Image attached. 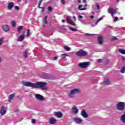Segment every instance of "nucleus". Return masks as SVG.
<instances>
[{"mask_svg":"<svg viewBox=\"0 0 125 125\" xmlns=\"http://www.w3.org/2000/svg\"><path fill=\"white\" fill-rule=\"evenodd\" d=\"M21 84L23 85L24 86L32 87V88H41L42 90H46L45 86H46L47 83L42 82H37L35 83H33L31 82L22 81Z\"/></svg>","mask_w":125,"mask_h":125,"instance_id":"1","label":"nucleus"},{"mask_svg":"<svg viewBox=\"0 0 125 125\" xmlns=\"http://www.w3.org/2000/svg\"><path fill=\"white\" fill-rule=\"evenodd\" d=\"M116 108L119 111H124L125 109V102H119L116 104Z\"/></svg>","mask_w":125,"mask_h":125,"instance_id":"2","label":"nucleus"},{"mask_svg":"<svg viewBox=\"0 0 125 125\" xmlns=\"http://www.w3.org/2000/svg\"><path fill=\"white\" fill-rule=\"evenodd\" d=\"M76 55L80 57L86 56V55H87V53L83 50H80L76 53Z\"/></svg>","mask_w":125,"mask_h":125,"instance_id":"3","label":"nucleus"},{"mask_svg":"<svg viewBox=\"0 0 125 125\" xmlns=\"http://www.w3.org/2000/svg\"><path fill=\"white\" fill-rule=\"evenodd\" d=\"M35 97L39 101H41V102H42V101H44V97L42 96V95L37 94L35 95Z\"/></svg>","mask_w":125,"mask_h":125,"instance_id":"4","label":"nucleus"},{"mask_svg":"<svg viewBox=\"0 0 125 125\" xmlns=\"http://www.w3.org/2000/svg\"><path fill=\"white\" fill-rule=\"evenodd\" d=\"M90 64L89 62H83L79 63V67L80 68H87L88 65Z\"/></svg>","mask_w":125,"mask_h":125,"instance_id":"5","label":"nucleus"},{"mask_svg":"<svg viewBox=\"0 0 125 125\" xmlns=\"http://www.w3.org/2000/svg\"><path fill=\"white\" fill-rule=\"evenodd\" d=\"M6 113V107H5L4 105H3L1 107V109L0 110V114L1 116H3V115H5Z\"/></svg>","mask_w":125,"mask_h":125,"instance_id":"6","label":"nucleus"},{"mask_svg":"<svg viewBox=\"0 0 125 125\" xmlns=\"http://www.w3.org/2000/svg\"><path fill=\"white\" fill-rule=\"evenodd\" d=\"M54 115L59 119H61L63 117V113L61 112H55Z\"/></svg>","mask_w":125,"mask_h":125,"instance_id":"7","label":"nucleus"},{"mask_svg":"<svg viewBox=\"0 0 125 125\" xmlns=\"http://www.w3.org/2000/svg\"><path fill=\"white\" fill-rule=\"evenodd\" d=\"M66 21L67 23L70 24V25H72V26H76V24L74 23L72 20H71V17L69 16L66 17Z\"/></svg>","mask_w":125,"mask_h":125,"instance_id":"8","label":"nucleus"},{"mask_svg":"<svg viewBox=\"0 0 125 125\" xmlns=\"http://www.w3.org/2000/svg\"><path fill=\"white\" fill-rule=\"evenodd\" d=\"M42 23V27L45 28L47 24V16H45L44 18L43 19Z\"/></svg>","mask_w":125,"mask_h":125,"instance_id":"9","label":"nucleus"},{"mask_svg":"<svg viewBox=\"0 0 125 125\" xmlns=\"http://www.w3.org/2000/svg\"><path fill=\"white\" fill-rule=\"evenodd\" d=\"M108 12L109 13L111 14V16L112 17H114L113 14H116V13H117V12H116V10H115V9H114L113 8H109L108 9Z\"/></svg>","mask_w":125,"mask_h":125,"instance_id":"10","label":"nucleus"},{"mask_svg":"<svg viewBox=\"0 0 125 125\" xmlns=\"http://www.w3.org/2000/svg\"><path fill=\"white\" fill-rule=\"evenodd\" d=\"M72 113H73V114H74V115H77V114H78V113H79V109H78V107L76 106H74L72 108Z\"/></svg>","mask_w":125,"mask_h":125,"instance_id":"11","label":"nucleus"},{"mask_svg":"<svg viewBox=\"0 0 125 125\" xmlns=\"http://www.w3.org/2000/svg\"><path fill=\"white\" fill-rule=\"evenodd\" d=\"M2 29L4 32H9V26L7 24L3 25H2Z\"/></svg>","mask_w":125,"mask_h":125,"instance_id":"12","label":"nucleus"},{"mask_svg":"<svg viewBox=\"0 0 125 125\" xmlns=\"http://www.w3.org/2000/svg\"><path fill=\"white\" fill-rule=\"evenodd\" d=\"M87 6V4H85V5H80L78 7V9L79 10H86V7Z\"/></svg>","mask_w":125,"mask_h":125,"instance_id":"13","label":"nucleus"},{"mask_svg":"<svg viewBox=\"0 0 125 125\" xmlns=\"http://www.w3.org/2000/svg\"><path fill=\"white\" fill-rule=\"evenodd\" d=\"M70 92H71L72 94H74L76 95V94H77L78 93H81V90H80L78 88H75L72 89Z\"/></svg>","mask_w":125,"mask_h":125,"instance_id":"14","label":"nucleus"},{"mask_svg":"<svg viewBox=\"0 0 125 125\" xmlns=\"http://www.w3.org/2000/svg\"><path fill=\"white\" fill-rule=\"evenodd\" d=\"M81 115L83 118H84L85 119H86L87 117H88V115H87V113H86V112L84 110V109H83L81 111Z\"/></svg>","mask_w":125,"mask_h":125,"instance_id":"15","label":"nucleus"},{"mask_svg":"<svg viewBox=\"0 0 125 125\" xmlns=\"http://www.w3.org/2000/svg\"><path fill=\"white\" fill-rule=\"evenodd\" d=\"M74 121L76 124H78V125H80V124H81L83 122V120L79 118H74Z\"/></svg>","mask_w":125,"mask_h":125,"instance_id":"16","label":"nucleus"},{"mask_svg":"<svg viewBox=\"0 0 125 125\" xmlns=\"http://www.w3.org/2000/svg\"><path fill=\"white\" fill-rule=\"evenodd\" d=\"M57 122V120L55 118H51L49 121V123L50 125H55Z\"/></svg>","mask_w":125,"mask_h":125,"instance_id":"17","label":"nucleus"},{"mask_svg":"<svg viewBox=\"0 0 125 125\" xmlns=\"http://www.w3.org/2000/svg\"><path fill=\"white\" fill-rule=\"evenodd\" d=\"M13 6H14V3L13 2H10L8 4V9L9 10H11L12 8H13Z\"/></svg>","mask_w":125,"mask_h":125,"instance_id":"18","label":"nucleus"},{"mask_svg":"<svg viewBox=\"0 0 125 125\" xmlns=\"http://www.w3.org/2000/svg\"><path fill=\"white\" fill-rule=\"evenodd\" d=\"M98 42L99 44H102L103 43V37L101 36L98 37Z\"/></svg>","mask_w":125,"mask_h":125,"instance_id":"19","label":"nucleus"},{"mask_svg":"<svg viewBox=\"0 0 125 125\" xmlns=\"http://www.w3.org/2000/svg\"><path fill=\"white\" fill-rule=\"evenodd\" d=\"M25 38V34L23 33L18 39V42H22Z\"/></svg>","mask_w":125,"mask_h":125,"instance_id":"20","label":"nucleus"},{"mask_svg":"<svg viewBox=\"0 0 125 125\" xmlns=\"http://www.w3.org/2000/svg\"><path fill=\"white\" fill-rule=\"evenodd\" d=\"M15 96V93H14L13 94H12L9 96V98H8L9 102H10V101H11V100H12V99L14 98Z\"/></svg>","mask_w":125,"mask_h":125,"instance_id":"21","label":"nucleus"},{"mask_svg":"<svg viewBox=\"0 0 125 125\" xmlns=\"http://www.w3.org/2000/svg\"><path fill=\"white\" fill-rule=\"evenodd\" d=\"M101 20H103V18H100L94 24H91L92 27H95V26H96V25H97V24H98V23H99Z\"/></svg>","mask_w":125,"mask_h":125,"instance_id":"22","label":"nucleus"},{"mask_svg":"<svg viewBox=\"0 0 125 125\" xmlns=\"http://www.w3.org/2000/svg\"><path fill=\"white\" fill-rule=\"evenodd\" d=\"M69 97L71 99H74V98H75V97H76V95L74 94H73V93L72 92H70L69 93Z\"/></svg>","mask_w":125,"mask_h":125,"instance_id":"23","label":"nucleus"},{"mask_svg":"<svg viewBox=\"0 0 125 125\" xmlns=\"http://www.w3.org/2000/svg\"><path fill=\"white\" fill-rule=\"evenodd\" d=\"M23 30V26H19L18 28V32L19 34H21V31Z\"/></svg>","mask_w":125,"mask_h":125,"instance_id":"24","label":"nucleus"},{"mask_svg":"<svg viewBox=\"0 0 125 125\" xmlns=\"http://www.w3.org/2000/svg\"><path fill=\"white\" fill-rule=\"evenodd\" d=\"M104 83V84H109L110 83V80H109L108 78L105 79Z\"/></svg>","mask_w":125,"mask_h":125,"instance_id":"25","label":"nucleus"},{"mask_svg":"<svg viewBox=\"0 0 125 125\" xmlns=\"http://www.w3.org/2000/svg\"><path fill=\"white\" fill-rule=\"evenodd\" d=\"M121 120L122 122H123V123H125V114H123L121 116Z\"/></svg>","mask_w":125,"mask_h":125,"instance_id":"26","label":"nucleus"},{"mask_svg":"<svg viewBox=\"0 0 125 125\" xmlns=\"http://www.w3.org/2000/svg\"><path fill=\"white\" fill-rule=\"evenodd\" d=\"M69 29L71 31H72V32H78V31H79L78 29L76 28H73L72 27H69Z\"/></svg>","mask_w":125,"mask_h":125,"instance_id":"27","label":"nucleus"},{"mask_svg":"<svg viewBox=\"0 0 125 125\" xmlns=\"http://www.w3.org/2000/svg\"><path fill=\"white\" fill-rule=\"evenodd\" d=\"M23 56H24V58H27V57H28V52H27V51H25L23 52Z\"/></svg>","mask_w":125,"mask_h":125,"instance_id":"28","label":"nucleus"},{"mask_svg":"<svg viewBox=\"0 0 125 125\" xmlns=\"http://www.w3.org/2000/svg\"><path fill=\"white\" fill-rule=\"evenodd\" d=\"M119 51L121 54H125V50L120 49Z\"/></svg>","mask_w":125,"mask_h":125,"instance_id":"29","label":"nucleus"},{"mask_svg":"<svg viewBox=\"0 0 125 125\" xmlns=\"http://www.w3.org/2000/svg\"><path fill=\"white\" fill-rule=\"evenodd\" d=\"M64 49L66 50V51H70L71 48L69 47L68 46H64Z\"/></svg>","mask_w":125,"mask_h":125,"instance_id":"30","label":"nucleus"},{"mask_svg":"<svg viewBox=\"0 0 125 125\" xmlns=\"http://www.w3.org/2000/svg\"><path fill=\"white\" fill-rule=\"evenodd\" d=\"M121 73L122 74H125V66H123L121 69Z\"/></svg>","mask_w":125,"mask_h":125,"instance_id":"31","label":"nucleus"},{"mask_svg":"<svg viewBox=\"0 0 125 125\" xmlns=\"http://www.w3.org/2000/svg\"><path fill=\"white\" fill-rule=\"evenodd\" d=\"M42 0H40L39 2L38 3V7H39V8H41V5L42 4Z\"/></svg>","mask_w":125,"mask_h":125,"instance_id":"32","label":"nucleus"},{"mask_svg":"<svg viewBox=\"0 0 125 125\" xmlns=\"http://www.w3.org/2000/svg\"><path fill=\"white\" fill-rule=\"evenodd\" d=\"M31 35V33H30V29H27L26 36L27 37H30V35Z\"/></svg>","mask_w":125,"mask_h":125,"instance_id":"33","label":"nucleus"},{"mask_svg":"<svg viewBox=\"0 0 125 125\" xmlns=\"http://www.w3.org/2000/svg\"><path fill=\"white\" fill-rule=\"evenodd\" d=\"M2 42H3V38L1 37L0 38V45L2 44Z\"/></svg>","mask_w":125,"mask_h":125,"instance_id":"34","label":"nucleus"},{"mask_svg":"<svg viewBox=\"0 0 125 125\" xmlns=\"http://www.w3.org/2000/svg\"><path fill=\"white\" fill-rule=\"evenodd\" d=\"M12 26L13 27H15L16 26V22L14 21H12Z\"/></svg>","mask_w":125,"mask_h":125,"instance_id":"35","label":"nucleus"},{"mask_svg":"<svg viewBox=\"0 0 125 125\" xmlns=\"http://www.w3.org/2000/svg\"><path fill=\"white\" fill-rule=\"evenodd\" d=\"M66 56H68V55H67L66 54H63L62 55V57L63 59H64Z\"/></svg>","mask_w":125,"mask_h":125,"instance_id":"36","label":"nucleus"},{"mask_svg":"<svg viewBox=\"0 0 125 125\" xmlns=\"http://www.w3.org/2000/svg\"><path fill=\"white\" fill-rule=\"evenodd\" d=\"M48 10H49V11H51V10H52V7L51 6H49L48 7Z\"/></svg>","mask_w":125,"mask_h":125,"instance_id":"37","label":"nucleus"},{"mask_svg":"<svg viewBox=\"0 0 125 125\" xmlns=\"http://www.w3.org/2000/svg\"><path fill=\"white\" fill-rule=\"evenodd\" d=\"M86 36H94V34H89V33H86Z\"/></svg>","mask_w":125,"mask_h":125,"instance_id":"38","label":"nucleus"},{"mask_svg":"<svg viewBox=\"0 0 125 125\" xmlns=\"http://www.w3.org/2000/svg\"><path fill=\"white\" fill-rule=\"evenodd\" d=\"M15 8L16 9V10H19V9H20V8H19V7L17 6H16L15 7Z\"/></svg>","mask_w":125,"mask_h":125,"instance_id":"39","label":"nucleus"},{"mask_svg":"<svg viewBox=\"0 0 125 125\" xmlns=\"http://www.w3.org/2000/svg\"><path fill=\"white\" fill-rule=\"evenodd\" d=\"M31 122L32 124H36V120L34 119H31Z\"/></svg>","mask_w":125,"mask_h":125,"instance_id":"40","label":"nucleus"},{"mask_svg":"<svg viewBox=\"0 0 125 125\" xmlns=\"http://www.w3.org/2000/svg\"><path fill=\"white\" fill-rule=\"evenodd\" d=\"M118 19H119V18L116 17H115V18H114V21L115 22H116V21H118Z\"/></svg>","mask_w":125,"mask_h":125,"instance_id":"41","label":"nucleus"},{"mask_svg":"<svg viewBox=\"0 0 125 125\" xmlns=\"http://www.w3.org/2000/svg\"><path fill=\"white\" fill-rule=\"evenodd\" d=\"M57 59H58V57H55L53 59L54 61L57 60Z\"/></svg>","mask_w":125,"mask_h":125,"instance_id":"42","label":"nucleus"},{"mask_svg":"<svg viewBox=\"0 0 125 125\" xmlns=\"http://www.w3.org/2000/svg\"><path fill=\"white\" fill-rule=\"evenodd\" d=\"M97 62H98V63H101V62H102V60L98 59L97 60Z\"/></svg>","mask_w":125,"mask_h":125,"instance_id":"43","label":"nucleus"},{"mask_svg":"<svg viewBox=\"0 0 125 125\" xmlns=\"http://www.w3.org/2000/svg\"><path fill=\"white\" fill-rule=\"evenodd\" d=\"M39 8H41L42 9V12H44V7H41Z\"/></svg>","mask_w":125,"mask_h":125,"instance_id":"44","label":"nucleus"},{"mask_svg":"<svg viewBox=\"0 0 125 125\" xmlns=\"http://www.w3.org/2000/svg\"><path fill=\"white\" fill-rule=\"evenodd\" d=\"M24 1V3H25V4H27V3H28V2L29 1L28 0H23Z\"/></svg>","mask_w":125,"mask_h":125,"instance_id":"45","label":"nucleus"},{"mask_svg":"<svg viewBox=\"0 0 125 125\" xmlns=\"http://www.w3.org/2000/svg\"><path fill=\"white\" fill-rule=\"evenodd\" d=\"M62 4H65V0H61Z\"/></svg>","mask_w":125,"mask_h":125,"instance_id":"46","label":"nucleus"},{"mask_svg":"<svg viewBox=\"0 0 125 125\" xmlns=\"http://www.w3.org/2000/svg\"><path fill=\"white\" fill-rule=\"evenodd\" d=\"M96 6L97 7V9H100V7L99 6V5L98 4H96Z\"/></svg>","mask_w":125,"mask_h":125,"instance_id":"47","label":"nucleus"},{"mask_svg":"<svg viewBox=\"0 0 125 125\" xmlns=\"http://www.w3.org/2000/svg\"><path fill=\"white\" fill-rule=\"evenodd\" d=\"M78 17L80 18V19H83V16H81V15H79Z\"/></svg>","mask_w":125,"mask_h":125,"instance_id":"48","label":"nucleus"},{"mask_svg":"<svg viewBox=\"0 0 125 125\" xmlns=\"http://www.w3.org/2000/svg\"><path fill=\"white\" fill-rule=\"evenodd\" d=\"M117 38L116 37H113V39H112V41H116V40H117Z\"/></svg>","mask_w":125,"mask_h":125,"instance_id":"49","label":"nucleus"},{"mask_svg":"<svg viewBox=\"0 0 125 125\" xmlns=\"http://www.w3.org/2000/svg\"><path fill=\"white\" fill-rule=\"evenodd\" d=\"M42 77H43L44 79H45V78H46V74H45V76L42 75Z\"/></svg>","mask_w":125,"mask_h":125,"instance_id":"50","label":"nucleus"},{"mask_svg":"<svg viewBox=\"0 0 125 125\" xmlns=\"http://www.w3.org/2000/svg\"><path fill=\"white\" fill-rule=\"evenodd\" d=\"M79 21H80V22H82V23H84V22H83V20H81V19H79Z\"/></svg>","mask_w":125,"mask_h":125,"instance_id":"51","label":"nucleus"},{"mask_svg":"<svg viewBox=\"0 0 125 125\" xmlns=\"http://www.w3.org/2000/svg\"><path fill=\"white\" fill-rule=\"evenodd\" d=\"M93 18H94V17L93 16H90V19H93Z\"/></svg>","mask_w":125,"mask_h":125,"instance_id":"52","label":"nucleus"},{"mask_svg":"<svg viewBox=\"0 0 125 125\" xmlns=\"http://www.w3.org/2000/svg\"><path fill=\"white\" fill-rule=\"evenodd\" d=\"M83 2L85 3V2H86V0H83Z\"/></svg>","mask_w":125,"mask_h":125,"instance_id":"53","label":"nucleus"},{"mask_svg":"<svg viewBox=\"0 0 125 125\" xmlns=\"http://www.w3.org/2000/svg\"><path fill=\"white\" fill-rule=\"evenodd\" d=\"M122 59H123V61H125V57H123V58H122Z\"/></svg>","mask_w":125,"mask_h":125,"instance_id":"54","label":"nucleus"},{"mask_svg":"<svg viewBox=\"0 0 125 125\" xmlns=\"http://www.w3.org/2000/svg\"><path fill=\"white\" fill-rule=\"evenodd\" d=\"M78 2H79V3H81V2H82V1H81V0H79L78 1Z\"/></svg>","mask_w":125,"mask_h":125,"instance_id":"55","label":"nucleus"},{"mask_svg":"<svg viewBox=\"0 0 125 125\" xmlns=\"http://www.w3.org/2000/svg\"><path fill=\"white\" fill-rule=\"evenodd\" d=\"M62 23H65V21H64V20H62Z\"/></svg>","mask_w":125,"mask_h":125,"instance_id":"56","label":"nucleus"},{"mask_svg":"<svg viewBox=\"0 0 125 125\" xmlns=\"http://www.w3.org/2000/svg\"><path fill=\"white\" fill-rule=\"evenodd\" d=\"M73 19H74V20L76 21V17L74 16L73 17Z\"/></svg>","mask_w":125,"mask_h":125,"instance_id":"57","label":"nucleus"},{"mask_svg":"<svg viewBox=\"0 0 125 125\" xmlns=\"http://www.w3.org/2000/svg\"><path fill=\"white\" fill-rule=\"evenodd\" d=\"M18 1L19 2H21V0H18Z\"/></svg>","mask_w":125,"mask_h":125,"instance_id":"58","label":"nucleus"},{"mask_svg":"<svg viewBox=\"0 0 125 125\" xmlns=\"http://www.w3.org/2000/svg\"><path fill=\"white\" fill-rule=\"evenodd\" d=\"M1 61H2L1 58H0V62H1Z\"/></svg>","mask_w":125,"mask_h":125,"instance_id":"59","label":"nucleus"},{"mask_svg":"<svg viewBox=\"0 0 125 125\" xmlns=\"http://www.w3.org/2000/svg\"><path fill=\"white\" fill-rule=\"evenodd\" d=\"M117 2H120V0H117Z\"/></svg>","mask_w":125,"mask_h":125,"instance_id":"60","label":"nucleus"},{"mask_svg":"<svg viewBox=\"0 0 125 125\" xmlns=\"http://www.w3.org/2000/svg\"><path fill=\"white\" fill-rule=\"evenodd\" d=\"M44 34V36H46V34H45V33H43Z\"/></svg>","mask_w":125,"mask_h":125,"instance_id":"61","label":"nucleus"},{"mask_svg":"<svg viewBox=\"0 0 125 125\" xmlns=\"http://www.w3.org/2000/svg\"><path fill=\"white\" fill-rule=\"evenodd\" d=\"M82 8H83V7H82Z\"/></svg>","mask_w":125,"mask_h":125,"instance_id":"62","label":"nucleus"}]
</instances>
